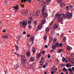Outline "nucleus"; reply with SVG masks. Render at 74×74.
<instances>
[{"instance_id":"nucleus-29","label":"nucleus","mask_w":74,"mask_h":74,"mask_svg":"<svg viewBox=\"0 0 74 74\" xmlns=\"http://www.w3.org/2000/svg\"><path fill=\"white\" fill-rule=\"evenodd\" d=\"M63 41H65L66 40V36L64 37L62 39Z\"/></svg>"},{"instance_id":"nucleus-23","label":"nucleus","mask_w":74,"mask_h":74,"mask_svg":"<svg viewBox=\"0 0 74 74\" xmlns=\"http://www.w3.org/2000/svg\"><path fill=\"white\" fill-rule=\"evenodd\" d=\"M21 58L22 59H25V55H21Z\"/></svg>"},{"instance_id":"nucleus-53","label":"nucleus","mask_w":74,"mask_h":74,"mask_svg":"<svg viewBox=\"0 0 74 74\" xmlns=\"http://www.w3.org/2000/svg\"><path fill=\"white\" fill-rule=\"evenodd\" d=\"M43 68H45L46 67V66H45V65H44L42 66Z\"/></svg>"},{"instance_id":"nucleus-54","label":"nucleus","mask_w":74,"mask_h":74,"mask_svg":"<svg viewBox=\"0 0 74 74\" xmlns=\"http://www.w3.org/2000/svg\"><path fill=\"white\" fill-rule=\"evenodd\" d=\"M23 34H26V32L24 31L23 32Z\"/></svg>"},{"instance_id":"nucleus-55","label":"nucleus","mask_w":74,"mask_h":74,"mask_svg":"<svg viewBox=\"0 0 74 74\" xmlns=\"http://www.w3.org/2000/svg\"><path fill=\"white\" fill-rule=\"evenodd\" d=\"M53 40V38H51L50 39V40L51 41V42H52V40Z\"/></svg>"},{"instance_id":"nucleus-16","label":"nucleus","mask_w":74,"mask_h":74,"mask_svg":"<svg viewBox=\"0 0 74 74\" xmlns=\"http://www.w3.org/2000/svg\"><path fill=\"white\" fill-rule=\"evenodd\" d=\"M53 25V20L50 23V26H52Z\"/></svg>"},{"instance_id":"nucleus-35","label":"nucleus","mask_w":74,"mask_h":74,"mask_svg":"<svg viewBox=\"0 0 74 74\" xmlns=\"http://www.w3.org/2000/svg\"><path fill=\"white\" fill-rule=\"evenodd\" d=\"M66 67H69V63H67L66 64Z\"/></svg>"},{"instance_id":"nucleus-17","label":"nucleus","mask_w":74,"mask_h":74,"mask_svg":"<svg viewBox=\"0 0 74 74\" xmlns=\"http://www.w3.org/2000/svg\"><path fill=\"white\" fill-rule=\"evenodd\" d=\"M15 49L16 50H17V51H18L19 49V47L18 45H16Z\"/></svg>"},{"instance_id":"nucleus-51","label":"nucleus","mask_w":74,"mask_h":74,"mask_svg":"<svg viewBox=\"0 0 74 74\" xmlns=\"http://www.w3.org/2000/svg\"><path fill=\"white\" fill-rule=\"evenodd\" d=\"M48 58H51V55H48Z\"/></svg>"},{"instance_id":"nucleus-60","label":"nucleus","mask_w":74,"mask_h":74,"mask_svg":"<svg viewBox=\"0 0 74 74\" xmlns=\"http://www.w3.org/2000/svg\"><path fill=\"white\" fill-rule=\"evenodd\" d=\"M54 73V71H52L51 72V74H53Z\"/></svg>"},{"instance_id":"nucleus-59","label":"nucleus","mask_w":74,"mask_h":74,"mask_svg":"<svg viewBox=\"0 0 74 74\" xmlns=\"http://www.w3.org/2000/svg\"><path fill=\"white\" fill-rule=\"evenodd\" d=\"M44 53H45V51H43L42 52V54H44Z\"/></svg>"},{"instance_id":"nucleus-47","label":"nucleus","mask_w":74,"mask_h":74,"mask_svg":"<svg viewBox=\"0 0 74 74\" xmlns=\"http://www.w3.org/2000/svg\"><path fill=\"white\" fill-rule=\"evenodd\" d=\"M66 8L67 9V10H69V6H67L66 7Z\"/></svg>"},{"instance_id":"nucleus-5","label":"nucleus","mask_w":74,"mask_h":74,"mask_svg":"<svg viewBox=\"0 0 74 74\" xmlns=\"http://www.w3.org/2000/svg\"><path fill=\"white\" fill-rule=\"evenodd\" d=\"M32 51H33V53H36V49L34 47H33L32 49Z\"/></svg>"},{"instance_id":"nucleus-56","label":"nucleus","mask_w":74,"mask_h":74,"mask_svg":"<svg viewBox=\"0 0 74 74\" xmlns=\"http://www.w3.org/2000/svg\"><path fill=\"white\" fill-rule=\"evenodd\" d=\"M63 3H62L60 5V6L61 7H62L63 6Z\"/></svg>"},{"instance_id":"nucleus-31","label":"nucleus","mask_w":74,"mask_h":74,"mask_svg":"<svg viewBox=\"0 0 74 74\" xmlns=\"http://www.w3.org/2000/svg\"><path fill=\"white\" fill-rule=\"evenodd\" d=\"M71 61L70 62H71V63H72L73 62V61H74V58H71Z\"/></svg>"},{"instance_id":"nucleus-33","label":"nucleus","mask_w":74,"mask_h":74,"mask_svg":"<svg viewBox=\"0 0 74 74\" xmlns=\"http://www.w3.org/2000/svg\"><path fill=\"white\" fill-rule=\"evenodd\" d=\"M46 32H48L49 30V28L48 27H47L46 28Z\"/></svg>"},{"instance_id":"nucleus-14","label":"nucleus","mask_w":74,"mask_h":74,"mask_svg":"<svg viewBox=\"0 0 74 74\" xmlns=\"http://www.w3.org/2000/svg\"><path fill=\"white\" fill-rule=\"evenodd\" d=\"M18 67L19 66L17 64H16L15 65V66H14V69H16L17 68H18Z\"/></svg>"},{"instance_id":"nucleus-24","label":"nucleus","mask_w":74,"mask_h":74,"mask_svg":"<svg viewBox=\"0 0 74 74\" xmlns=\"http://www.w3.org/2000/svg\"><path fill=\"white\" fill-rule=\"evenodd\" d=\"M42 25H40L38 27V29H41V28H42Z\"/></svg>"},{"instance_id":"nucleus-30","label":"nucleus","mask_w":74,"mask_h":74,"mask_svg":"<svg viewBox=\"0 0 74 74\" xmlns=\"http://www.w3.org/2000/svg\"><path fill=\"white\" fill-rule=\"evenodd\" d=\"M57 40V39L54 38L53 40V42H56V41Z\"/></svg>"},{"instance_id":"nucleus-18","label":"nucleus","mask_w":74,"mask_h":74,"mask_svg":"<svg viewBox=\"0 0 74 74\" xmlns=\"http://www.w3.org/2000/svg\"><path fill=\"white\" fill-rule=\"evenodd\" d=\"M28 14V11L27 10H26V11L24 12V15H27Z\"/></svg>"},{"instance_id":"nucleus-41","label":"nucleus","mask_w":74,"mask_h":74,"mask_svg":"<svg viewBox=\"0 0 74 74\" xmlns=\"http://www.w3.org/2000/svg\"><path fill=\"white\" fill-rule=\"evenodd\" d=\"M17 38H18V40H19L20 39V38H21V36H18L17 37Z\"/></svg>"},{"instance_id":"nucleus-42","label":"nucleus","mask_w":74,"mask_h":74,"mask_svg":"<svg viewBox=\"0 0 74 74\" xmlns=\"http://www.w3.org/2000/svg\"><path fill=\"white\" fill-rule=\"evenodd\" d=\"M41 60H44V57H42L41 58Z\"/></svg>"},{"instance_id":"nucleus-63","label":"nucleus","mask_w":74,"mask_h":74,"mask_svg":"<svg viewBox=\"0 0 74 74\" xmlns=\"http://www.w3.org/2000/svg\"><path fill=\"white\" fill-rule=\"evenodd\" d=\"M45 48H47V47H48V46L46 45L45 46Z\"/></svg>"},{"instance_id":"nucleus-25","label":"nucleus","mask_w":74,"mask_h":74,"mask_svg":"<svg viewBox=\"0 0 74 74\" xmlns=\"http://www.w3.org/2000/svg\"><path fill=\"white\" fill-rule=\"evenodd\" d=\"M66 60V59L64 57H63L62 58V62H65V60Z\"/></svg>"},{"instance_id":"nucleus-39","label":"nucleus","mask_w":74,"mask_h":74,"mask_svg":"<svg viewBox=\"0 0 74 74\" xmlns=\"http://www.w3.org/2000/svg\"><path fill=\"white\" fill-rule=\"evenodd\" d=\"M57 2L58 3H62V0H58L57 1Z\"/></svg>"},{"instance_id":"nucleus-19","label":"nucleus","mask_w":74,"mask_h":74,"mask_svg":"<svg viewBox=\"0 0 74 74\" xmlns=\"http://www.w3.org/2000/svg\"><path fill=\"white\" fill-rule=\"evenodd\" d=\"M15 55L17 56V57H19V54L16 52H15L14 53Z\"/></svg>"},{"instance_id":"nucleus-43","label":"nucleus","mask_w":74,"mask_h":74,"mask_svg":"<svg viewBox=\"0 0 74 74\" xmlns=\"http://www.w3.org/2000/svg\"><path fill=\"white\" fill-rule=\"evenodd\" d=\"M68 70H69V71H72V69H71V68L68 69Z\"/></svg>"},{"instance_id":"nucleus-20","label":"nucleus","mask_w":74,"mask_h":74,"mask_svg":"<svg viewBox=\"0 0 74 74\" xmlns=\"http://www.w3.org/2000/svg\"><path fill=\"white\" fill-rule=\"evenodd\" d=\"M58 27V25L57 24H55L54 26V29H57Z\"/></svg>"},{"instance_id":"nucleus-9","label":"nucleus","mask_w":74,"mask_h":74,"mask_svg":"<svg viewBox=\"0 0 74 74\" xmlns=\"http://www.w3.org/2000/svg\"><path fill=\"white\" fill-rule=\"evenodd\" d=\"M36 57L37 58L39 59V58H40V57H41V55H40V53H39L38 54V53H37V54H36Z\"/></svg>"},{"instance_id":"nucleus-3","label":"nucleus","mask_w":74,"mask_h":74,"mask_svg":"<svg viewBox=\"0 0 74 74\" xmlns=\"http://www.w3.org/2000/svg\"><path fill=\"white\" fill-rule=\"evenodd\" d=\"M30 61L33 62H34L35 61V57H32L30 59Z\"/></svg>"},{"instance_id":"nucleus-12","label":"nucleus","mask_w":74,"mask_h":74,"mask_svg":"<svg viewBox=\"0 0 74 74\" xmlns=\"http://www.w3.org/2000/svg\"><path fill=\"white\" fill-rule=\"evenodd\" d=\"M45 2H44V1L43 0L41 1L39 3V4H41V5H42L43 4H45Z\"/></svg>"},{"instance_id":"nucleus-52","label":"nucleus","mask_w":74,"mask_h":74,"mask_svg":"<svg viewBox=\"0 0 74 74\" xmlns=\"http://www.w3.org/2000/svg\"><path fill=\"white\" fill-rule=\"evenodd\" d=\"M70 74H73V71H70V73H69Z\"/></svg>"},{"instance_id":"nucleus-49","label":"nucleus","mask_w":74,"mask_h":74,"mask_svg":"<svg viewBox=\"0 0 74 74\" xmlns=\"http://www.w3.org/2000/svg\"><path fill=\"white\" fill-rule=\"evenodd\" d=\"M59 67H62V64H60L59 65Z\"/></svg>"},{"instance_id":"nucleus-34","label":"nucleus","mask_w":74,"mask_h":74,"mask_svg":"<svg viewBox=\"0 0 74 74\" xmlns=\"http://www.w3.org/2000/svg\"><path fill=\"white\" fill-rule=\"evenodd\" d=\"M47 35H46L44 37V40H46L47 39Z\"/></svg>"},{"instance_id":"nucleus-57","label":"nucleus","mask_w":74,"mask_h":74,"mask_svg":"<svg viewBox=\"0 0 74 74\" xmlns=\"http://www.w3.org/2000/svg\"><path fill=\"white\" fill-rule=\"evenodd\" d=\"M61 37H63V36H64V34H62L61 35Z\"/></svg>"},{"instance_id":"nucleus-8","label":"nucleus","mask_w":74,"mask_h":74,"mask_svg":"<svg viewBox=\"0 0 74 74\" xmlns=\"http://www.w3.org/2000/svg\"><path fill=\"white\" fill-rule=\"evenodd\" d=\"M34 37L33 36H32L31 37V40L33 42L32 43L31 45H33V41H34Z\"/></svg>"},{"instance_id":"nucleus-64","label":"nucleus","mask_w":74,"mask_h":74,"mask_svg":"<svg viewBox=\"0 0 74 74\" xmlns=\"http://www.w3.org/2000/svg\"><path fill=\"white\" fill-rule=\"evenodd\" d=\"M72 63L73 65V66H74V62H72Z\"/></svg>"},{"instance_id":"nucleus-4","label":"nucleus","mask_w":74,"mask_h":74,"mask_svg":"<svg viewBox=\"0 0 74 74\" xmlns=\"http://www.w3.org/2000/svg\"><path fill=\"white\" fill-rule=\"evenodd\" d=\"M40 10H38L36 12V14H35L36 16H39L40 14Z\"/></svg>"},{"instance_id":"nucleus-45","label":"nucleus","mask_w":74,"mask_h":74,"mask_svg":"<svg viewBox=\"0 0 74 74\" xmlns=\"http://www.w3.org/2000/svg\"><path fill=\"white\" fill-rule=\"evenodd\" d=\"M34 24L35 25H36L37 24V21H34Z\"/></svg>"},{"instance_id":"nucleus-40","label":"nucleus","mask_w":74,"mask_h":74,"mask_svg":"<svg viewBox=\"0 0 74 74\" xmlns=\"http://www.w3.org/2000/svg\"><path fill=\"white\" fill-rule=\"evenodd\" d=\"M22 3H25V2L26 1V0H21Z\"/></svg>"},{"instance_id":"nucleus-37","label":"nucleus","mask_w":74,"mask_h":74,"mask_svg":"<svg viewBox=\"0 0 74 74\" xmlns=\"http://www.w3.org/2000/svg\"><path fill=\"white\" fill-rule=\"evenodd\" d=\"M69 9L70 10H71V9H73V6H69Z\"/></svg>"},{"instance_id":"nucleus-21","label":"nucleus","mask_w":74,"mask_h":74,"mask_svg":"<svg viewBox=\"0 0 74 74\" xmlns=\"http://www.w3.org/2000/svg\"><path fill=\"white\" fill-rule=\"evenodd\" d=\"M45 20H43L42 21L41 23V24H42V25H44V23H45Z\"/></svg>"},{"instance_id":"nucleus-7","label":"nucleus","mask_w":74,"mask_h":74,"mask_svg":"<svg viewBox=\"0 0 74 74\" xmlns=\"http://www.w3.org/2000/svg\"><path fill=\"white\" fill-rule=\"evenodd\" d=\"M51 0H47L46 3H47V5H49L51 4Z\"/></svg>"},{"instance_id":"nucleus-62","label":"nucleus","mask_w":74,"mask_h":74,"mask_svg":"<svg viewBox=\"0 0 74 74\" xmlns=\"http://www.w3.org/2000/svg\"><path fill=\"white\" fill-rule=\"evenodd\" d=\"M72 70L74 71V67H72Z\"/></svg>"},{"instance_id":"nucleus-32","label":"nucleus","mask_w":74,"mask_h":74,"mask_svg":"<svg viewBox=\"0 0 74 74\" xmlns=\"http://www.w3.org/2000/svg\"><path fill=\"white\" fill-rule=\"evenodd\" d=\"M62 51H63V49H60L58 51V52H59V53H61Z\"/></svg>"},{"instance_id":"nucleus-27","label":"nucleus","mask_w":74,"mask_h":74,"mask_svg":"<svg viewBox=\"0 0 74 74\" xmlns=\"http://www.w3.org/2000/svg\"><path fill=\"white\" fill-rule=\"evenodd\" d=\"M56 48V45H53L52 47V48H53V49H55V48Z\"/></svg>"},{"instance_id":"nucleus-6","label":"nucleus","mask_w":74,"mask_h":74,"mask_svg":"<svg viewBox=\"0 0 74 74\" xmlns=\"http://www.w3.org/2000/svg\"><path fill=\"white\" fill-rule=\"evenodd\" d=\"M26 61V60L25 59H21V63H25V62Z\"/></svg>"},{"instance_id":"nucleus-50","label":"nucleus","mask_w":74,"mask_h":74,"mask_svg":"<svg viewBox=\"0 0 74 74\" xmlns=\"http://www.w3.org/2000/svg\"><path fill=\"white\" fill-rule=\"evenodd\" d=\"M30 34H29L27 35V38H28V37H29L30 36Z\"/></svg>"},{"instance_id":"nucleus-38","label":"nucleus","mask_w":74,"mask_h":74,"mask_svg":"<svg viewBox=\"0 0 74 74\" xmlns=\"http://www.w3.org/2000/svg\"><path fill=\"white\" fill-rule=\"evenodd\" d=\"M32 22V21L30 20H29L28 21V24H30Z\"/></svg>"},{"instance_id":"nucleus-36","label":"nucleus","mask_w":74,"mask_h":74,"mask_svg":"<svg viewBox=\"0 0 74 74\" xmlns=\"http://www.w3.org/2000/svg\"><path fill=\"white\" fill-rule=\"evenodd\" d=\"M71 48V47L69 46H68L67 47V49H68V50H70Z\"/></svg>"},{"instance_id":"nucleus-44","label":"nucleus","mask_w":74,"mask_h":74,"mask_svg":"<svg viewBox=\"0 0 74 74\" xmlns=\"http://www.w3.org/2000/svg\"><path fill=\"white\" fill-rule=\"evenodd\" d=\"M20 5L21 6V7H23V8L24 7V6H25L24 5H23V4H21Z\"/></svg>"},{"instance_id":"nucleus-1","label":"nucleus","mask_w":74,"mask_h":74,"mask_svg":"<svg viewBox=\"0 0 74 74\" xmlns=\"http://www.w3.org/2000/svg\"><path fill=\"white\" fill-rule=\"evenodd\" d=\"M71 16H72V14L71 13H68L67 14V15H65L64 14H60L58 13L56 16V17L57 18H58V20L59 22L62 21L64 18L65 19L70 18Z\"/></svg>"},{"instance_id":"nucleus-26","label":"nucleus","mask_w":74,"mask_h":74,"mask_svg":"<svg viewBox=\"0 0 74 74\" xmlns=\"http://www.w3.org/2000/svg\"><path fill=\"white\" fill-rule=\"evenodd\" d=\"M56 45L57 47H58L59 46V43L58 42H57L56 43Z\"/></svg>"},{"instance_id":"nucleus-28","label":"nucleus","mask_w":74,"mask_h":74,"mask_svg":"<svg viewBox=\"0 0 74 74\" xmlns=\"http://www.w3.org/2000/svg\"><path fill=\"white\" fill-rule=\"evenodd\" d=\"M63 47V44L62 43H60L59 44V47L60 48V47Z\"/></svg>"},{"instance_id":"nucleus-15","label":"nucleus","mask_w":74,"mask_h":74,"mask_svg":"<svg viewBox=\"0 0 74 74\" xmlns=\"http://www.w3.org/2000/svg\"><path fill=\"white\" fill-rule=\"evenodd\" d=\"M2 38H8V36H5V35H3L2 36Z\"/></svg>"},{"instance_id":"nucleus-61","label":"nucleus","mask_w":74,"mask_h":74,"mask_svg":"<svg viewBox=\"0 0 74 74\" xmlns=\"http://www.w3.org/2000/svg\"><path fill=\"white\" fill-rule=\"evenodd\" d=\"M42 62V61L41 60L40 61V63H41Z\"/></svg>"},{"instance_id":"nucleus-46","label":"nucleus","mask_w":74,"mask_h":74,"mask_svg":"<svg viewBox=\"0 0 74 74\" xmlns=\"http://www.w3.org/2000/svg\"><path fill=\"white\" fill-rule=\"evenodd\" d=\"M27 1L28 2V3H31V0H27Z\"/></svg>"},{"instance_id":"nucleus-48","label":"nucleus","mask_w":74,"mask_h":74,"mask_svg":"<svg viewBox=\"0 0 74 74\" xmlns=\"http://www.w3.org/2000/svg\"><path fill=\"white\" fill-rule=\"evenodd\" d=\"M29 27L30 28V29H32V25H29Z\"/></svg>"},{"instance_id":"nucleus-58","label":"nucleus","mask_w":74,"mask_h":74,"mask_svg":"<svg viewBox=\"0 0 74 74\" xmlns=\"http://www.w3.org/2000/svg\"><path fill=\"white\" fill-rule=\"evenodd\" d=\"M62 66H63V67H64V66H66L65 64H62Z\"/></svg>"},{"instance_id":"nucleus-13","label":"nucleus","mask_w":74,"mask_h":74,"mask_svg":"<svg viewBox=\"0 0 74 74\" xmlns=\"http://www.w3.org/2000/svg\"><path fill=\"white\" fill-rule=\"evenodd\" d=\"M45 5H43L42 7V12H44L45 11Z\"/></svg>"},{"instance_id":"nucleus-2","label":"nucleus","mask_w":74,"mask_h":74,"mask_svg":"<svg viewBox=\"0 0 74 74\" xmlns=\"http://www.w3.org/2000/svg\"><path fill=\"white\" fill-rule=\"evenodd\" d=\"M27 24V22H26L24 21H22L20 23V26L21 27H23L24 28L26 27Z\"/></svg>"},{"instance_id":"nucleus-11","label":"nucleus","mask_w":74,"mask_h":74,"mask_svg":"<svg viewBox=\"0 0 74 74\" xmlns=\"http://www.w3.org/2000/svg\"><path fill=\"white\" fill-rule=\"evenodd\" d=\"M31 53H30V51H28L26 53V56H28L29 57V56H30Z\"/></svg>"},{"instance_id":"nucleus-22","label":"nucleus","mask_w":74,"mask_h":74,"mask_svg":"<svg viewBox=\"0 0 74 74\" xmlns=\"http://www.w3.org/2000/svg\"><path fill=\"white\" fill-rule=\"evenodd\" d=\"M13 7L14 8L15 10H18V9H19L18 6H16L15 7L14 6V7Z\"/></svg>"},{"instance_id":"nucleus-10","label":"nucleus","mask_w":74,"mask_h":74,"mask_svg":"<svg viewBox=\"0 0 74 74\" xmlns=\"http://www.w3.org/2000/svg\"><path fill=\"white\" fill-rule=\"evenodd\" d=\"M47 15V13L46 12H44L43 14V16L44 18H46Z\"/></svg>"}]
</instances>
